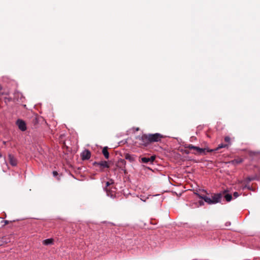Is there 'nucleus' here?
Returning a JSON list of instances; mask_svg holds the SVG:
<instances>
[{
	"label": "nucleus",
	"instance_id": "obj_25",
	"mask_svg": "<svg viewBox=\"0 0 260 260\" xmlns=\"http://www.w3.org/2000/svg\"><path fill=\"white\" fill-rule=\"evenodd\" d=\"M5 225H7L9 223V221L8 220H4Z\"/></svg>",
	"mask_w": 260,
	"mask_h": 260
},
{
	"label": "nucleus",
	"instance_id": "obj_11",
	"mask_svg": "<svg viewBox=\"0 0 260 260\" xmlns=\"http://www.w3.org/2000/svg\"><path fill=\"white\" fill-rule=\"evenodd\" d=\"M156 156L155 155H152L150 157H142L141 161L143 163L147 164L149 162L151 163L153 162V161L155 159Z\"/></svg>",
	"mask_w": 260,
	"mask_h": 260
},
{
	"label": "nucleus",
	"instance_id": "obj_29",
	"mask_svg": "<svg viewBox=\"0 0 260 260\" xmlns=\"http://www.w3.org/2000/svg\"><path fill=\"white\" fill-rule=\"evenodd\" d=\"M248 186H247V185H245L244 186V187H243V188H247V187H248Z\"/></svg>",
	"mask_w": 260,
	"mask_h": 260
},
{
	"label": "nucleus",
	"instance_id": "obj_13",
	"mask_svg": "<svg viewBox=\"0 0 260 260\" xmlns=\"http://www.w3.org/2000/svg\"><path fill=\"white\" fill-rule=\"evenodd\" d=\"M254 180H258V176L256 174L253 175V176H251V177L248 176V177H246L244 179V181L246 182L247 183H248L250 181Z\"/></svg>",
	"mask_w": 260,
	"mask_h": 260
},
{
	"label": "nucleus",
	"instance_id": "obj_20",
	"mask_svg": "<svg viewBox=\"0 0 260 260\" xmlns=\"http://www.w3.org/2000/svg\"><path fill=\"white\" fill-rule=\"evenodd\" d=\"M242 161H243L242 159L240 158V159H234V160H232L231 162L234 164H238L241 163L242 162Z\"/></svg>",
	"mask_w": 260,
	"mask_h": 260
},
{
	"label": "nucleus",
	"instance_id": "obj_16",
	"mask_svg": "<svg viewBox=\"0 0 260 260\" xmlns=\"http://www.w3.org/2000/svg\"><path fill=\"white\" fill-rule=\"evenodd\" d=\"M54 242V239L52 238L47 239L43 241V243L44 245H48L49 244H52Z\"/></svg>",
	"mask_w": 260,
	"mask_h": 260
},
{
	"label": "nucleus",
	"instance_id": "obj_2",
	"mask_svg": "<svg viewBox=\"0 0 260 260\" xmlns=\"http://www.w3.org/2000/svg\"><path fill=\"white\" fill-rule=\"evenodd\" d=\"M137 139L139 141V145L140 147H146L150 144L148 134H143L141 136H138Z\"/></svg>",
	"mask_w": 260,
	"mask_h": 260
},
{
	"label": "nucleus",
	"instance_id": "obj_34",
	"mask_svg": "<svg viewBox=\"0 0 260 260\" xmlns=\"http://www.w3.org/2000/svg\"><path fill=\"white\" fill-rule=\"evenodd\" d=\"M252 154H255V153H254V152L250 153V155H251Z\"/></svg>",
	"mask_w": 260,
	"mask_h": 260
},
{
	"label": "nucleus",
	"instance_id": "obj_27",
	"mask_svg": "<svg viewBox=\"0 0 260 260\" xmlns=\"http://www.w3.org/2000/svg\"><path fill=\"white\" fill-rule=\"evenodd\" d=\"M123 170V171H124V174H126V173H127L126 170L125 169H124H124H123V170Z\"/></svg>",
	"mask_w": 260,
	"mask_h": 260
},
{
	"label": "nucleus",
	"instance_id": "obj_31",
	"mask_svg": "<svg viewBox=\"0 0 260 260\" xmlns=\"http://www.w3.org/2000/svg\"><path fill=\"white\" fill-rule=\"evenodd\" d=\"M258 171L259 173L260 174V167L258 168Z\"/></svg>",
	"mask_w": 260,
	"mask_h": 260
},
{
	"label": "nucleus",
	"instance_id": "obj_10",
	"mask_svg": "<svg viewBox=\"0 0 260 260\" xmlns=\"http://www.w3.org/2000/svg\"><path fill=\"white\" fill-rule=\"evenodd\" d=\"M8 158L9 163L11 164V165L12 166H16L17 165V160L13 154H9Z\"/></svg>",
	"mask_w": 260,
	"mask_h": 260
},
{
	"label": "nucleus",
	"instance_id": "obj_21",
	"mask_svg": "<svg viewBox=\"0 0 260 260\" xmlns=\"http://www.w3.org/2000/svg\"><path fill=\"white\" fill-rule=\"evenodd\" d=\"M230 141L231 139L229 136H226L224 137V141L228 143L227 144L229 145L231 143Z\"/></svg>",
	"mask_w": 260,
	"mask_h": 260
},
{
	"label": "nucleus",
	"instance_id": "obj_30",
	"mask_svg": "<svg viewBox=\"0 0 260 260\" xmlns=\"http://www.w3.org/2000/svg\"><path fill=\"white\" fill-rule=\"evenodd\" d=\"M3 87L2 85H0V91L2 89Z\"/></svg>",
	"mask_w": 260,
	"mask_h": 260
},
{
	"label": "nucleus",
	"instance_id": "obj_24",
	"mask_svg": "<svg viewBox=\"0 0 260 260\" xmlns=\"http://www.w3.org/2000/svg\"><path fill=\"white\" fill-rule=\"evenodd\" d=\"M199 203L200 206H203L204 204V202L203 201H200L199 202Z\"/></svg>",
	"mask_w": 260,
	"mask_h": 260
},
{
	"label": "nucleus",
	"instance_id": "obj_1",
	"mask_svg": "<svg viewBox=\"0 0 260 260\" xmlns=\"http://www.w3.org/2000/svg\"><path fill=\"white\" fill-rule=\"evenodd\" d=\"M185 148H188L190 150L193 149L196 151V152H192L193 154L195 155L197 154H204L206 155V152H213V150H211L208 148H201L197 146H194L192 144H186L185 145Z\"/></svg>",
	"mask_w": 260,
	"mask_h": 260
},
{
	"label": "nucleus",
	"instance_id": "obj_8",
	"mask_svg": "<svg viewBox=\"0 0 260 260\" xmlns=\"http://www.w3.org/2000/svg\"><path fill=\"white\" fill-rule=\"evenodd\" d=\"M81 156L83 160H88L91 157V152L89 150L86 149L82 153Z\"/></svg>",
	"mask_w": 260,
	"mask_h": 260
},
{
	"label": "nucleus",
	"instance_id": "obj_18",
	"mask_svg": "<svg viewBox=\"0 0 260 260\" xmlns=\"http://www.w3.org/2000/svg\"><path fill=\"white\" fill-rule=\"evenodd\" d=\"M31 122L33 124L34 126L36 127V126L38 124V119L37 116L33 117L32 118Z\"/></svg>",
	"mask_w": 260,
	"mask_h": 260
},
{
	"label": "nucleus",
	"instance_id": "obj_26",
	"mask_svg": "<svg viewBox=\"0 0 260 260\" xmlns=\"http://www.w3.org/2000/svg\"><path fill=\"white\" fill-rule=\"evenodd\" d=\"M184 153H185V154H189V150H184Z\"/></svg>",
	"mask_w": 260,
	"mask_h": 260
},
{
	"label": "nucleus",
	"instance_id": "obj_9",
	"mask_svg": "<svg viewBox=\"0 0 260 260\" xmlns=\"http://www.w3.org/2000/svg\"><path fill=\"white\" fill-rule=\"evenodd\" d=\"M196 194L200 198V199H201L202 200H204V201L205 202H206L207 204H213V202L211 200V199H210V198L206 196H204V195H201L199 193H196Z\"/></svg>",
	"mask_w": 260,
	"mask_h": 260
},
{
	"label": "nucleus",
	"instance_id": "obj_6",
	"mask_svg": "<svg viewBox=\"0 0 260 260\" xmlns=\"http://www.w3.org/2000/svg\"><path fill=\"white\" fill-rule=\"evenodd\" d=\"M222 197V193H214L213 196H212V201L213 202V204H216L218 203H220L221 201V200Z\"/></svg>",
	"mask_w": 260,
	"mask_h": 260
},
{
	"label": "nucleus",
	"instance_id": "obj_33",
	"mask_svg": "<svg viewBox=\"0 0 260 260\" xmlns=\"http://www.w3.org/2000/svg\"><path fill=\"white\" fill-rule=\"evenodd\" d=\"M204 192H205V193H206L207 194H208V193L207 192V191L205 190H203Z\"/></svg>",
	"mask_w": 260,
	"mask_h": 260
},
{
	"label": "nucleus",
	"instance_id": "obj_5",
	"mask_svg": "<svg viewBox=\"0 0 260 260\" xmlns=\"http://www.w3.org/2000/svg\"><path fill=\"white\" fill-rule=\"evenodd\" d=\"M93 165L99 166L101 172H104L105 168H109L110 167L108 161L105 160H102L99 162L95 161L93 163Z\"/></svg>",
	"mask_w": 260,
	"mask_h": 260
},
{
	"label": "nucleus",
	"instance_id": "obj_22",
	"mask_svg": "<svg viewBox=\"0 0 260 260\" xmlns=\"http://www.w3.org/2000/svg\"><path fill=\"white\" fill-rule=\"evenodd\" d=\"M239 194L238 192H235L233 193V196L235 198H237L238 197H239Z\"/></svg>",
	"mask_w": 260,
	"mask_h": 260
},
{
	"label": "nucleus",
	"instance_id": "obj_4",
	"mask_svg": "<svg viewBox=\"0 0 260 260\" xmlns=\"http://www.w3.org/2000/svg\"><path fill=\"white\" fill-rule=\"evenodd\" d=\"M148 135L149 137L150 144L154 142H160L161 140L165 138L164 136L159 133H155L153 134H149Z\"/></svg>",
	"mask_w": 260,
	"mask_h": 260
},
{
	"label": "nucleus",
	"instance_id": "obj_14",
	"mask_svg": "<svg viewBox=\"0 0 260 260\" xmlns=\"http://www.w3.org/2000/svg\"><path fill=\"white\" fill-rule=\"evenodd\" d=\"M124 158L125 159L129 160L131 162L135 161V158L134 156V155H131L129 153H125Z\"/></svg>",
	"mask_w": 260,
	"mask_h": 260
},
{
	"label": "nucleus",
	"instance_id": "obj_12",
	"mask_svg": "<svg viewBox=\"0 0 260 260\" xmlns=\"http://www.w3.org/2000/svg\"><path fill=\"white\" fill-rule=\"evenodd\" d=\"M126 165V161L124 159H120L117 162L116 166L117 167L121 168L123 170V168H125Z\"/></svg>",
	"mask_w": 260,
	"mask_h": 260
},
{
	"label": "nucleus",
	"instance_id": "obj_17",
	"mask_svg": "<svg viewBox=\"0 0 260 260\" xmlns=\"http://www.w3.org/2000/svg\"><path fill=\"white\" fill-rule=\"evenodd\" d=\"M228 144H219L218 146V147H216L215 149H213L212 150H213V152H214V151H217L222 148H228Z\"/></svg>",
	"mask_w": 260,
	"mask_h": 260
},
{
	"label": "nucleus",
	"instance_id": "obj_23",
	"mask_svg": "<svg viewBox=\"0 0 260 260\" xmlns=\"http://www.w3.org/2000/svg\"><path fill=\"white\" fill-rule=\"evenodd\" d=\"M53 176H57V175H58V173H57V171H54L53 172Z\"/></svg>",
	"mask_w": 260,
	"mask_h": 260
},
{
	"label": "nucleus",
	"instance_id": "obj_15",
	"mask_svg": "<svg viewBox=\"0 0 260 260\" xmlns=\"http://www.w3.org/2000/svg\"><path fill=\"white\" fill-rule=\"evenodd\" d=\"M108 149L107 147H105L102 150V153L106 159H108L109 158V153L108 151Z\"/></svg>",
	"mask_w": 260,
	"mask_h": 260
},
{
	"label": "nucleus",
	"instance_id": "obj_32",
	"mask_svg": "<svg viewBox=\"0 0 260 260\" xmlns=\"http://www.w3.org/2000/svg\"><path fill=\"white\" fill-rule=\"evenodd\" d=\"M227 192V190H224V191H223V194H224V193H225V192Z\"/></svg>",
	"mask_w": 260,
	"mask_h": 260
},
{
	"label": "nucleus",
	"instance_id": "obj_3",
	"mask_svg": "<svg viewBox=\"0 0 260 260\" xmlns=\"http://www.w3.org/2000/svg\"><path fill=\"white\" fill-rule=\"evenodd\" d=\"M114 183V181L112 179H110V181H108L106 183V186L104 188L105 190L106 191L107 194L108 196H110L111 197H115V191L114 190H112L110 185Z\"/></svg>",
	"mask_w": 260,
	"mask_h": 260
},
{
	"label": "nucleus",
	"instance_id": "obj_19",
	"mask_svg": "<svg viewBox=\"0 0 260 260\" xmlns=\"http://www.w3.org/2000/svg\"><path fill=\"white\" fill-rule=\"evenodd\" d=\"M224 198L227 202H230L232 199V196L231 194H226Z\"/></svg>",
	"mask_w": 260,
	"mask_h": 260
},
{
	"label": "nucleus",
	"instance_id": "obj_7",
	"mask_svg": "<svg viewBox=\"0 0 260 260\" xmlns=\"http://www.w3.org/2000/svg\"><path fill=\"white\" fill-rule=\"evenodd\" d=\"M16 124L18 126V128L23 132L26 131L27 129L26 123L22 119H18L16 121Z\"/></svg>",
	"mask_w": 260,
	"mask_h": 260
},
{
	"label": "nucleus",
	"instance_id": "obj_28",
	"mask_svg": "<svg viewBox=\"0 0 260 260\" xmlns=\"http://www.w3.org/2000/svg\"><path fill=\"white\" fill-rule=\"evenodd\" d=\"M247 189H248L249 190H251V187L249 186L248 187H247Z\"/></svg>",
	"mask_w": 260,
	"mask_h": 260
}]
</instances>
